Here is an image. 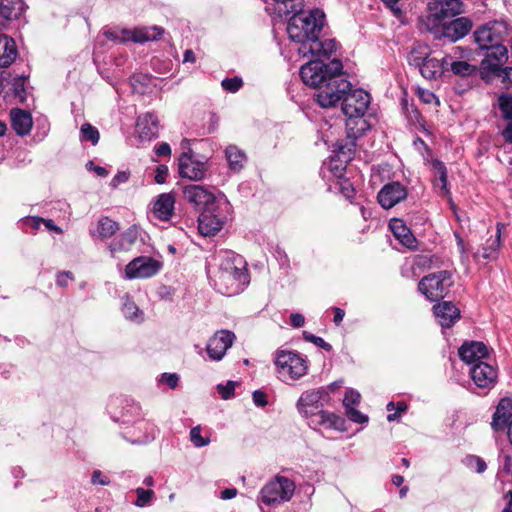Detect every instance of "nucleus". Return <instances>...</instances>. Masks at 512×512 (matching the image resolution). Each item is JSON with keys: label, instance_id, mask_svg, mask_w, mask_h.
Masks as SVG:
<instances>
[{"label": "nucleus", "instance_id": "obj_28", "mask_svg": "<svg viewBox=\"0 0 512 512\" xmlns=\"http://www.w3.org/2000/svg\"><path fill=\"white\" fill-rule=\"evenodd\" d=\"M390 228L394 236L400 243L410 250L417 248L418 241L412 234L411 230L400 219H393L390 222Z\"/></svg>", "mask_w": 512, "mask_h": 512}, {"label": "nucleus", "instance_id": "obj_52", "mask_svg": "<svg viewBox=\"0 0 512 512\" xmlns=\"http://www.w3.org/2000/svg\"><path fill=\"white\" fill-rule=\"evenodd\" d=\"M168 176V167L166 165H158L155 169L154 180L157 184H163L166 182Z\"/></svg>", "mask_w": 512, "mask_h": 512}, {"label": "nucleus", "instance_id": "obj_46", "mask_svg": "<svg viewBox=\"0 0 512 512\" xmlns=\"http://www.w3.org/2000/svg\"><path fill=\"white\" fill-rule=\"evenodd\" d=\"M221 86L224 90L230 93H236L243 86V80L238 76L225 78L222 81Z\"/></svg>", "mask_w": 512, "mask_h": 512}, {"label": "nucleus", "instance_id": "obj_36", "mask_svg": "<svg viewBox=\"0 0 512 512\" xmlns=\"http://www.w3.org/2000/svg\"><path fill=\"white\" fill-rule=\"evenodd\" d=\"M3 53L0 55V68L9 67L17 58L18 50L15 40L12 38L3 45Z\"/></svg>", "mask_w": 512, "mask_h": 512}, {"label": "nucleus", "instance_id": "obj_37", "mask_svg": "<svg viewBox=\"0 0 512 512\" xmlns=\"http://www.w3.org/2000/svg\"><path fill=\"white\" fill-rule=\"evenodd\" d=\"M450 68L453 74L460 77H469L477 73V67L466 61H453Z\"/></svg>", "mask_w": 512, "mask_h": 512}, {"label": "nucleus", "instance_id": "obj_62", "mask_svg": "<svg viewBox=\"0 0 512 512\" xmlns=\"http://www.w3.org/2000/svg\"><path fill=\"white\" fill-rule=\"evenodd\" d=\"M67 279H73V274L70 271L59 273L56 281L57 285L66 287L68 285Z\"/></svg>", "mask_w": 512, "mask_h": 512}, {"label": "nucleus", "instance_id": "obj_56", "mask_svg": "<svg viewBox=\"0 0 512 512\" xmlns=\"http://www.w3.org/2000/svg\"><path fill=\"white\" fill-rule=\"evenodd\" d=\"M252 398L255 405L259 407H264L268 403L266 393L261 390L254 391L252 394Z\"/></svg>", "mask_w": 512, "mask_h": 512}, {"label": "nucleus", "instance_id": "obj_39", "mask_svg": "<svg viewBox=\"0 0 512 512\" xmlns=\"http://www.w3.org/2000/svg\"><path fill=\"white\" fill-rule=\"evenodd\" d=\"M81 141L91 142L92 145H96L99 142L100 134L96 127L90 123H84L80 129Z\"/></svg>", "mask_w": 512, "mask_h": 512}, {"label": "nucleus", "instance_id": "obj_48", "mask_svg": "<svg viewBox=\"0 0 512 512\" xmlns=\"http://www.w3.org/2000/svg\"><path fill=\"white\" fill-rule=\"evenodd\" d=\"M136 494H137V500H136L135 504L138 507H144L149 503V501L154 496V491L151 489H144V488L139 487L136 489Z\"/></svg>", "mask_w": 512, "mask_h": 512}, {"label": "nucleus", "instance_id": "obj_18", "mask_svg": "<svg viewBox=\"0 0 512 512\" xmlns=\"http://www.w3.org/2000/svg\"><path fill=\"white\" fill-rule=\"evenodd\" d=\"M460 359L468 364L478 363L489 356V350L481 341H465L458 350Z\"/></svg>", "mask_w": 512, "mask_h": 512}, {"label": "nucleus", "instance_id": "obj_43", "mask_svg": "<svg viewBox=\"0 0 512 512\" xmlns=\"http://www.w3.org/2000/svg\"><path fill=\"white\" fill-rule=\"evenodd\" d=\"M489 72L494 76L501 77L502 82H512V67L499 66V63L490 64Z\"/></svg>", "mask_w": 512, "mask_h": 512}, {"label": "nucleus", "instance_id": "obj_57", "mask_svg": "<svg viewBox=\"0 0 512 512\" xmlns=\"http://www.w3.org/2000/svg\"><path fill=\"white\" fill-rule=\"evenodd\" d=\"M162 381H164L171 389H174L178 385L179 376L176 373H164L162 374Z\"/></svg>", "mask_w": 512, "mask_h": 512}, {"label": "nucleus", "instance_id": "obj_31", "mask_svg": "<svg viewBox=\"0 0 512 512\" xmlns=\"http://www.w3.org/2000/svg\"><path fill=\"white\" fill-rule=\"evenodd\" d=\"M356 141L348 136L337 140L334 145V151L340 161L349 162L354 158L357 146Z\"/></svg>", "mask_w": 512, "mask_h": 512}, {"label": "nucleus", "instance_id": "obj_16", "mask_svg": "<svg viewBox=\"0 0 512 512\" xmlns=\"http://www.w3.org/2000/svg\"><path fill=\"white\" fill-rule=\"evenodd\" d=\"M336 49L337 41L335 39H321L319 35L307 42V46L299 48V52L304 56L310 54L312 57L320 59L321 57H330Z\"/></svg>", "mask_w": 512, "mask_h": 512}, {"label": "nucleus", "instance_id": "obj_64", "mask_svg": "<svg viewBox=\"0 0 512 512\" xmlns=\"http://www.w3.org/2000/svg\"><path fill=\"white\" fill-rule=\"evenodd\" d=\"M504 498L507 499L508 501L502 512H512V490H509L504 495Z\"/></svg>", "mask_w": 512, "mask_h": 512}, {"label": "nucleus", "instance_id": "obj_21", "mask_svg": "<svg viewBox=\"0 0 512 512\" xmlns=\"http://www.w3.org/2000/svg\"><path fill=\"white\" fill-rule=\"evenodd\" d=\"M214 212L215 208L208 209L198 216V230L205 237L214 236L222 229L223 221Z\"/></svg>", "mask_w": 512, "mask_h": 512}, {"label": "nucleus", "instance_id": "obj_26", "mask_svg": "<svg viewBox=\"0 0 512 512\" xmlns=\"http://www.w3.org/2000/svg\"><path fill=\"white\" fill-rule=\"evenodd\" d=\"M10 116L12 128L17 135L23 137L30 133L33 126L30 112L20 108H13L10 112Z\"/></svg>", "mask_w": 512, "mask_h": 512}, {"label": "nucleus", "instance_id": "obj_60", "mask_svg": "<svg viewBox=\"0 0 512 512\" xmlns=\"http://www.w3.org/2000/svg\"><path fill=\"white\" fill-rule=\"evenodd\" d=\"M305 323V318L302 314L300 313H292L290 315V324L291 326L295 327V328H300L304 325Z\"/></svg>", "mask_w": 512, "mask_h": 512}, {"label": "nucleus", "instance_id": "obj_17", "mask_svg": "<svg viewBox=\"0 0 512 512\" xmlns=\"http://www.w3.org/2000/svg\"><path fill=\"white\" fill-rule=\"evenodd\" d=\"M417 50L412 51V62L414 65L419 67L421 75L429 80L436 79L444 70L445 58L443 61H439L436 58H429L426 56H415Z\"/></svg>", "mask_w": 512, "mask_h": 512}, {"label": "nucleus", "instance_id": "obj_44", "mask_svg": "<svg viewBox=\"0 0 512 512\" xmlns=\"http://www.w3.org/2000/svg\"><path fill=\"white\" fill-rule=\"evenodd\" d=\"M465 465L474 469L477 473H483L487 469V464L480 456L467 455L464 461Z\"/></svg>", "mask_w": 512, "mask_h": 512}, {"label": "nucleus", "instance_id": "obj_50", "mask_svg": "<svg viewBox=\"0 0 512 512\" xmlns=\"http://www.w3.org/2000/svg\"><path fill=\"white\" fill-rule=\"evenodd\" d=\"M236 382L234 381H228L226 385L219 384L217 386L218 393L220 394L221 398L224 400H228L234 396L235 386Z\"/></svg>", "mask_w": 512, "mask_h": 512}, {"label": "nucleus", "instance_id": "obj_30", "mask_svg": "<svg viewBox=\"0 0 512 512\" xmlns=\"http://www.w3.org/2000/svg\"><path fill=\"white\" fill-rule=\"evenodd\" d=\"M174 203L175 199L172 194L163 193L159 195L153 207L155 217L162 221L170 220L174 213Z\"/></svg>", "mask_w": 512, "mask_h": 512}, {"label": "nucleus", "instance_id": "obj_45", "mask_svg": "<svg viewBox=\"0 0 512 512\" xmlns=\"http://www.w3.org/2000/svg\"><path fill=\"white\" fill-rule=\"evenodd\" d=\"M190 440L195 447H204L210 443L209 437H203L201 435V427L196 426L190 430Z\"/></svg>", "mask_w": 512, "mask_h": 512}, {"label": "nucleus", "instance_id": "obj_11", "mask_svg": "<svg viewBox=\"0 0 512 512\" xmlns=\"http://www.w3.org/2000/svg\"><path fill=\"white\" fill-rule=\"evenodd\" d=\"M161 268L159 261L152 257H137L130 261L125 268L126 277L129 279H144L154 276Z\"/></svg>", "mask_w": 512, "mask_h": 512}, {"label": "nucleus", "instance_id": "obj_40", "mask_svg": "<svg viewBox=\"0 0 512 512\" xmlns=\"http://www.w3.org/2000/svg\"><path fill=\"white\" fill-rule=\"evenodd\" d=\"M498 106L502 113V118L512 121V96L508 94H501L498 97Z\"/></svg>", "mask_w": 512, "mask_h": 512}, {"label": "nucleus", "instance_id": "obj_25", "mask_svg": "<svg viewBox=\"0 0 512 512\" xmlns=\"http://www.w3.org/2000/svg\"><path fill=\"white\" fill-rule=\"evenodd\" d=\"M311 424L315 426H322L327 429H334L339 431L345 430V419L333 412L319 410L310 420Z\"/></svg>", "mask_w": 512, "mask_h": 512}, {"label": "nucleus", "instance_id": "obj_55", "mask_svg": "<svg viewBox=\"0 0 512 512\" xmlns=\"http://www.w3.org/2000/svg\"><path fill=\"white\" fill-rule=\"evenodd\" d=\"M383 4L385 8L391 11L397 18H402V2H383Z\"/></svg>", "mask_w": 512, "mask_h": 512}, {"label": "nucleus", "instance_id": "obj_29", "mask_svg": "<svg viewBox=\"0 0 512 512\" xmlns=\"http://www.w3.org/2000/svg\"><path fill=\"white\" fill-rule=\"evenodd\" d=\"M485 58L481 62V66L484 70L489 71L490 64L499 63V66H503L508 61V50L506 46L500 42L499 44L488 45Z\"/></svg>", "mask_w": 512, "mask_h": 512}, {"label": "nucleus", "instance_id": "obj_35", "mask_svg": "<svg viewBox=\"0 0 512 512\" xmlns=\"http://www.w3.org/2000/svg\"><path fill=\"white\" fill-rule=\"evenodd\" d=\"M25 2H0V16L5 20L18 19L23 12Z\"/></svg>", "mask_w": 512, "mask_h": 512}, {"label": "nucleus", "instance_id": "obj_22", "mask_svg": "<svg viewBox=\"0 0 512 512\" xmlns=\"http://www.w3.org/2000/svg\"><path fill=\"white\" fill-rule=\"evenodd\" d=\"M164 29L158 26L134 28L133 30H123L124 40H131L135 43H145L160 39L164 34Z\"/></svg>", "mask_w": 512, "mask_h": 512}, {"label": "nucleus", "instance_id": "obj_8", "mask_svg": "<svg viewBox=\"0 0 512 512\" xmlns=\"http://www.w3.org/2000/svg\"><path fill=\"white\" fill-rule=\"evenodd\" d=\"M507 35V24L502 21H493L478 27L474 32V39L481 49H485L488 45L503 42Z\"/></svg>", "mask_w": 512, "mask_h": 512}, {"label": "nucleus", "instance_id": "obj_3", "mask_svg": "<svg viewBox=\"0 0 512 512\" xmlns=\"http://www.w3.org/2000/svg\"><path fill=\"white\" fill-rule=\"evenodd\" d=\"M292 8L295 12L288 20L287 33L292 41L300 43V48H303V46H307V42L320 35L326 22V16L318 8L309 11L296 10L295 6Z\"/></svg>", "mask_w": 512, "mask_h": 512}, {"label": "nucleus", "instance_id": "obj_61", "mask_svg": "<svg viewBox=\"0 0 512 512\" xmlns=\"http://www.w3.org/2000/svg\"><path fill=\"white\" fill-rule=\"evenodd\" d=\"M155 153L157 156H170L171 148L168 143L163 142L155 147Z\"/></svg>", "mask_w": 512, "mask_h": 512}, {"label": "nucleus", "instance_id": "obj_42", "mask_svg": "<svg viewBox=\"0 0 512 512\" xmlns=\"http://www.w3.org/2000/svg\"><path fill=\"white\" fill-rule=\"evenodd\" d=\"M27 80L26 76H18L15 77L13 80L12 88L13 92L16 98L19 99L20 102H24L26 100L27 94H26V88H25V82Z\"/></svg>", "mask_w": 512, "mask_h": 512}, {"label": "nucleus", "instance_id": "obj_32", "mask_svg": "<svg viewBox=\"0 0 512 512\" xmlns=\"http://www.w3.org/2000/svg\"><path fill=\"white\" fill-rule=\"evenodd\" d=\"M370 128L364 116H351L346 119V136L357 140Z\"/></svg>", "mask_w": 512, "mask_h": 512}, {"label": "nucleus", "instance_id": "obj_27", "mask_svg": "<svg viewBox=\"0 0 512 512\" xmlns=\"http://www.w3.org/2000/svg\"><path fill=\"white\" fill-rule=\"evenodd\" d=\"M434 170L433 186L438 190L439 195L442 197L450 196V189L448 187V170L445 163L439 159L431 161Z\"/></svg>", "mask_w": 512, "mask_h": 512}, {"label": "nucleus", "instance_id": "obj_38", "mask_svg": "<svg viewBox=\"0 0 512 512\" xmlns=\"http://www.w3.org/2000/svg\"><path fill=\"white\" fill-rule=\"evenodd\" d=\"M441 263L438 256L430 254H420L415 256L414 259V264L421 269L438 268Z\"/></svg>", "mask_w": 512, "mask_h": 512}, {"label": "nucleus", "instance_id": "obj_6", "mask_svg": "<svg viewBox=\"0 0 512 512\" xmlns=\"http://www.w3.org/2000/svg\"><path fill=\"white\" fill-rule=\"evenodd\" d=\"M274 363L279 375L290 380H297L307 373L306 360L293 351L277 350Z\"/></svg>", "mask_w": 512, "mask_h": 512}, {"label": "nucleus", "instance_id": "obj_59", "mask_svg": "<svg viewBox=\"0 0 512 512\" xmlns=\"http://www.w3.org/2000/svg\"><path fill=\"white\" fill-rule=\"evenodd\" d=\"M233 277L238 280L240 283H247L248 282V270L246 268H234Z\"/></svg>", "mask_w": 512, "mask_h": 512}, {"label": "nucleus", "instance_id": "obj_2", "mask_svg": "<svg viewBox=\"0 0 512 512\" xmlns=\"http://www.w3.org/2000/svg\"><path fill=\"white\" fill-rule=\"evenodd\" d=\"M463 2H428L427 20L434 26L442 25L443 33L453 42L465 37L472 29L473 23L468 17L451 19L463 12Z\"/></svg>", "mask_w": 512, "mask_h": 512}, {"label": "nucleus", "instance_id": "obj_1", "mask_svg": "<svg viewBox=\"0 0 512 512\" xmlns=\"http://www.w3.org/2000/svg\"><path fill=\"white\" fill-rule=\"evenodd\" d=\"M342 69V62L338 59L324 63L317 58L310 60L300 68L299 74L303 83L317 89L313 99L320 107L336 106L341 95L350 89L351 83Z\"/></svg>", "mask_w": 512, "mask_h": 512}, {"label": "nucleus", "instance_id": "obj_10", "mask_svg": "<svg viewBox=\"0 0 512 512\" xmlns=\"http://www.w3.org/2000/svg\"><path fill=\"white\" fill-rule=\"evenodd\" d=\"M183 196L200 213L216 207L214 193L204 186L188 185L183 190Z\"/></svg>", "mask_w": 512, "mask_h": 512}, {"label": "nucleus", "instance_id": "obj_54", "mask_svg": "<svg viewBox=\"0 0 512 512\" xmlns=\"http://www.w3.org/2000/svg\"><path fill=\"white\" fill-rule=\"evenodd\" d=\"M91 483L93 485L106 486L110 484V480L107 476H104L100 470H94L91 477Z\"/></svg>", "mask_w": 512, "mask_h": 512}, {"label": "nucleus", "instance_id": "obj_33", "mask_svg": "<svg viewBox=\"0 0 512 512\" xmlns=\"http://www.w3.org/2000/svg\"><path fill=\"white\" fill-rule=\"evenodd\" d=\"M119 228V224L116 221L110 219L107 216H102L97 223L96 235L99 239L106 240L111 238L119 230ZM90 234L95 236L93 231H90Z\"/></svg>", "mask_w": 512, "mask_h": 512}, {"label": "nucleus", "instance_id": "obj_9", "mask_svg": "<svg viewBox=\"0 0 512 512\" xmlns=\"http://www.w3.org/2000/svg\"><path fill=\"white\" fill-rule=\"evenodd\" d=\"M339 101H342L341 109L346 117L364 116L370 103V95L362 89L352 90L351 86L341 95Z\"/></svg>", "mask_w": 512, "mask_h": 512}, {"label": "nucleus", "instance_id": "obj_58", "mask_svg": "<svg viewBox=\"0 0 512 512\" xmlns=\"http://www.w3.org/2000/svg\"><path fill=\"white\" fill-rule=\"evenodd\" d=\"M130 173L126 171H120L118 172L112 179L111 185L113 187H117L118 185L122 183H126L129 180Z\"/></svg>", "mask_w": 512, "mask_h": 512}, {"label": "nucleus", "instance_id": "obj_51", "mask_svg": "<svg viewBox=\"0 0 512 512\" xmlns=\"http://www.w3.org/2000/svg\"><path fill=\"white\" fill-rule=\"evenodd\" d=\"M346 416L348 417L349 420L355 423L363 424L368 422V416L362 414L355 407L346 409Z\"/></svg>", "mask_w": 512, "mask_h": 512}, {"label": "nucleus", "instance_id": "obj_4", "mask_svg": "<svg viewBox=\"0 0 512 512\" xmlns=\"http://www.w3.org/2000/svg\"><path fill=\"white\" fill-rule=\"evenodd\" d=\"M454 281L452 273L449 270H440L425 275L418 283V291L429 301H439L444 299Z\"/></svg>", "mask_w": 512, "mask_h": 512}, {"label": "nucleus", "instance_id": "obj_24", "mask_svg": "<svg viewBox=\"0 0 512 512\" xmlns=\"http://www.w3.org/2000/svg\"><path fill=\"white\" fill-rule=\"evenodd\" d=\"M136 128L140 138L151 140L158 136V118L151 112L140 115L136 122Z\"/></svg>", "mask_w": 512, "mask_h": 512}, {"label": "nucleus", "instance_id": "obj_47", "mask_svg": "<svg viewBox=\"0 0 512 512\" xmlns=\"http://www.w3.org/2000/svg\"><path fill=\"white\" fill-rule=\"evenodd\" d=\"M361 400V395L359 392L349 389L345 392L344 399H343V406L346 409L353 408L354 406L358 405Z\"/></svg>", "mask_w": 512, "mask_h": 512}, {"label": "nucleus", "instance_id": "obj_7", "mask_svg": "<svg viewBox=\"0 0 512 512\" xmlns=\"http://www.w3.org/2000/svg\"><path fill=\"white\" fill-rule=\"evenodd\" d=\"M330 399L329 392L324 387L307 390L301 394L296 407L302 416L312 419L313 415L320 410L319 408L328 403Z\"/></svg>", "mask_w": 512, "mask_h": 512}, {"label": "nucleus", "instance_id": "obj_53", "mask_svg": "<svg viewBox=\"0 0 512 512\" xmlns=\"http://www.w3.org/2000/svg\"><path fill=\"white\" fill-rule=\"evenodd\" d=\"M395 409H396V411L394 413L387 415V420L389 422H393V421L399 419L401 417V414L408 409V405L403 401H399L396 403Z\"/></svg>", "mask_w": 512, "mask_h": 512}, {"label": "nucleus", "instance_id": "obj_14", "mask_svg": "<svg viewBox=\"0 0 512 512\" xmlns=\"http://www.w3.org/2000/svg\"><path fill=\"white\" fill-rule=\"evenodd\" d=\"M407 197V189L400 182H389L378 192V203L384 209H390Z\"/></svg>", "mask_w": 512, "mask_h": 512}, {"label": "nucleus", "instance_id": "obj_13", "mask_svg": "<svg viewBox=\"0 0 512 512\" xmlns=\"http://www.w3.org/2000/svg\"><path fill=\"white\" fill-rule=\"evenodd\" d=\"M470 375L475 385L481 389H492L498 380L497 368L483 361L474 364Z\"/></svg>", "mask_w": 512, "mask_h": 512}, {"label": "nucleus", "instance_id": "obj_19", "mask_svg": "<svg viewBox=\"0 0 512 512\" xmlns=\"http://www.w3.org/2000/svg\"><path fill=\"white\" fill-rule=\"evenodd\" d=\"M438 323L443 328H451L461 317L460 309L450 301H442L433 306Z\"/></svg>", "mask_w": 512, "mask_h": 512}, {"label": "nucleus", "instance_id": "obj_5", "mask_svg": "<svg viewBox=\"0 0 512 512\" xmlns=\"http://www.w3.org/2000/svg\"><path fill=\"white\" fill-rule=\"evenodd\" d=\"M295 491V484L284 476H276L263 486L260 491L261 501L265 505L280 504L289 501Z\"/></svg>", "mask_w": 512, "mask_h": 512}, {"label": "nucleus", "instance_id": "obj_34", "mask_svg": "<svg viewBox=\"0 0 512 512\" xmlns=\"http://www.w3.org/2000/svg\"><path fill=\"white\" fill-rule=\"evenodd\" d=\"M225 154L229 167L233 171H240L243 168L246 155L242 150L238 149V147L234 145H230L226 148Z\"/></svg>", "mask_w": 512, "mask_h": 512}, {"label": "nucleus", "instance_id": "obj_20", "mask_svg": "<svg viewBox=\"0 0 512 512\" xmlns=\"http://www.w3.org/2000/svg\"><path fill=\"white\" fill-rule=\"evenodd\" d=\"M512 421V398H501L492 416L491 427L494 431H503Z\"/></svg>", "mask_w": 512, "mask_h": 512}, {"label": "nucleus", "instance_id": "obj_41", "mask_svg": "<svg viewBox=\"0 0 512 512\" xmlns=\"http://www.w3.org/2000/svg\"><path fill=\"white\" fill-rule=\"evenodd\" d=\"M122 312L129 320H136L139 318L140 314H142L136 303L129 296L125 297Z\"/></svg>", "mask_w": 512, "mask_h": 512}, {"label": "nucleus", "instance_id": "obj_15", "mask_svg": "<svg viewBox=\"0 0 512 512\" xmlns=\"http://www.w3.org/2000/svg\"><path fill=\"white\" fill-rule=\"evenodd\" d=\"M179 175L194 181L202 180L205 177L207 167L206 163L196 160L189 153H182L179 157Z\"/></svg>", "mask_w": 512, "mask_h": 512}, {"label": "nucleus", "instance_id": "obj_49", "mask_svg": "<svg viewBox=\"0 0 512 512\" xmlns=\"http://www.w3.org/2000/svg\"><path fill=\"white\" fill-rule=\"evenodd\" d=\"M303 337L306 341L310 342V343H313L314 345H316L317 347H320L326 351H331L332 350V346L331 344H329L328 342H326L323 338L321 337H318L316 335H313L307 331H304L303 332Z\"/></svg>", "mask_w": 512, "mask_h": 512}, {"label": "nucleus", "instance_id": "obj_63", "mask_svg": "<svg viewBox=\"0 0 512 512\" xmlns=\"http://www.w3.org/2000/svg\"><path fill=\"white\" fill-rule=\"evenodd\" d=\"M501 135L507 143L512 144V122L508 123L502 130Z\"/></svg>", "mask_w": 512, "mask_h": 512}, {"label": "nucleus", "instance_id": "obj_23", "mask_svg": "<svg viewBox=\"0 0 512 512\" xmlns=\"http://www.w3.org/2000/svg\"><path fill=\"white\" fill-rule=\"evenodd\" d=\"M138 237L139 229L136 225H132L109 244V251L112 255L118 252H127L135 245Z\"/></svg>", "mask_w": 512, "mask_h": 512}, {"label": "nucleus", "instance_id": "obj_12", "mask_svg": "<svg viewBox=\"0 0 512 512\" xmlns=\"http://www.w3.org/2000/svg\"><path fill=\"white\" fill-rule=\"evenodd\" d=\"M235 334L228 330L217 331L208 341L206 351L210 359L221 360L232 346Z\"/></svg>", "mask_w": 512, "mask_h": 512}]
</instances>
